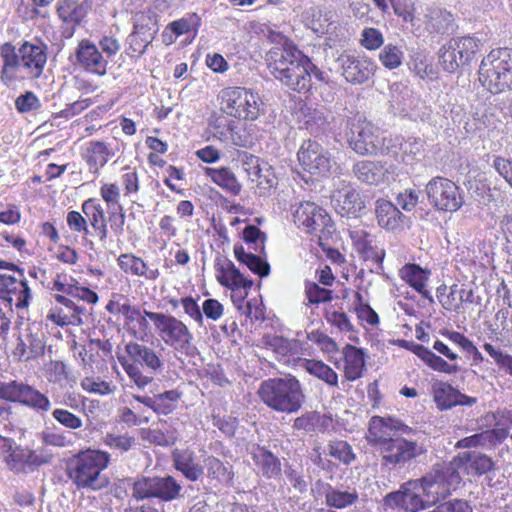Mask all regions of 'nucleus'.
Listing matches in <instances>:
<instances>
[{"label": "nucleus", "instance_id": "33", "mask_svg": "<svg viewBox=\"0 0 512 512\" xmlns=\"http://www.w3.org/2000/svg\"><path fill=\"white\" fill-rule=\"evenodd\" d=\"M343 356L345 378L349 381L359 379L365 369L363 349L347 344L343 348Z\"/></svg>", "mask_w": 512, "mask_h": 512}, {"label": "nucleus", "instance_id": "10", "mask_svg": "<svg viewBox=\"0 0 512 512\" xmlns=\"http://www.w3.org/2000/svg\"><path fill=\"white\" fill-rule=\"evenodd\" d=\"M382 468L388 470H401L410 467L417 458L426 453L423 445L408 440L401 435L386 442L378 450Z\"/></svg>", "mask_w": 512, "mask_h": 512}, {"label": "nucleus", "instance_id": "64", "mask_svg": "<svg viewBox=\"0 0 512 512\" xmlns=\"http://www.w3.org/2000/svg\"><path fill=\"white\" fill-rule=\"evenodd\" d=\"M441 512H472L468 501L463 499H452L438 505Z\"/></svg>", "mask_w": 512, "mask_h": 512}, {"label": "nucleus", "instance_id": "30", "mask_svg": "<svg viewBox=\"0 0 512 512\" xmlns=\"http://www.w3.org/2000/svg\"><path fill=\"white\" fill-rule=\"evenodd\" d=\"M19 276L20 279H17L16 277L2 274V301H6L9 307H11L13 301L10 296L11 293H18L16 306L27 305L30 290L23 275L19 274Z\"/></svg>", "mask_w": 512, "mask_h": 512}, {"label": "nucleus", "instance_id": "44", "mask_svg": "<svg viewBox=\"0 0 512 512\" xmlns=\"http://www.w3.org/2000/svg\"><path fill=\"white\" fill-rule=\"evenodd\" d=\"M453 40L456 42L458 58L462 61L464 66L468 65L476 58V55L479 53L482 46L479 39L471 36L453 38Z\"/></svg>", "mask_w": 512, "mask_h": 512}, {"label": "nucleus", "instance_id": "6", "mask_svg": "<svg viewBox=\"0 0 512 512\" xmlns=\"http://www.w3.org/2000/svg\"><path fill=\"white\" fill-rule=\"evenodd\" d=\"M221 110L243 120H256L263 109L259 95L245 87H227L220 92Z\"/></svg>", "mask_w": 512, "mask_h": 512}, {"label": "nucleus", "instance_id": "4", "mask_svg": "<svg viewBox=\"0 0 512 512\" xmlns=\"http://www.w3.org/2000/svg\"><path fill=\"white\" fill-rule=\"evenodd\" d=\"M479 81L494 94L511 90L512 49H495L485 56L479 67Z\"/></svg>", "mask_w": 512, "mask_h": 512}, {"label": "nucleus", "instance_id": "23", "mask_svg": "<svg viewBox=\"0 0 512 512\" xmlns=\"http://www.w3.org/2000/svg\"><path fill=\"white\" fill-rule=\"evenodd\" d=\"M215 269L217 281L224 287L232 290L250 289L253 285L252 280L246 279L234 263L225 257L216 259Z\"/></svg>", "mask_w": 512, "mask_h": 512}, {"label": "nucleus", "instance_id": "46", "mask_svg": "<svg viewBox=\"0 0 512 512\" xmlns=\"http://www.w3.org/2000/svg\"><path fill=\"white\" fill-rule=\"evenodd\" d=\"M439 62L443 69L449 73H454L460 67L464 66L462 61L458 58L456 49V42L450 39L439 50Z\"/></svg>", "mask_w": 512, "mask_h": 512}, {"label": "nucleus", "instance_id": "61", "mask_svg": "<svg viewBox=\"0 0 512 512\" xmlns=\"http://www.w3.org/2000/svg\"><path fill=\"white\" fill-rule=\"evenodd\" d=\"M320 418V414L315 411L304 413L294 419L293 428L305 432H313Z\"/></svg>", "mask_w": 512, "mask_h": 512}, {"label": "nucleus", "instance_id": "52", "mask_svg": "<svg viewBox=\"0 0 512 512\" xmlns=\"http://www.w3.org/2000/svg\"><path fill=\"white\" fill-rule=\"evenodd\" d=\"M423 142L420 138L408 137L402 140L400 158L405 163H410L417 155L421 154Z\"/></svg>", "mask_w": 512, "mask_h": 512}, {"label": "nucleus", "instance_id": "39", "mask_svg": "<svg viewBox=\"0 0 512 512\" xmlns=\"http://www.w3.org/2000/svg\"><path fill=\"white\" fill-rule=\"evenodd\" d=\"M153 38L154 33L150 28L144 25H135L133 32L127 38L128 55H132V53L144 54Z\"/></svg>", "mask_w": 512, "mask_h": 512}, {"label": "nucleus", "instance_id": "7", "mask_svg": "<svg viewBox=\"0 0 512 512\" xmlns=\"http://www.w3.org/2000/svg\"><path fill=\"white\" fill-rule=\"evenodd\" d=\"M294 223L305 233L317 238L319 246L324 248L335 231L330 215L314 202H301L293 213Z\"/></svg>", "mask_w": 512, "mask_h": 512}, {"label": "nucleus", "instance_id": "55", "mask_svg": "<svg viewBox=\"0 0 512 512\" xmlns=\"http://www.w3.org/2000/svg\"><path fill=\"white\" fill-rule=\"evenodd\" d=\"M53 418L65 428L76 430L82 427L83 422L80 417L66 409H55L52 412Z\"/></svg>", "mask_w": 512, "mask_h": 512}, {"label": "nucleus", "instance_id": "42", "mask_svg": "<svg viewBox=\"0 0 512 512\" xmlns=\"http://www.w3.org/2000/svg\"><path fill=\"white\" fill-rule=\"evenodd\" d=\"M499 441L496 430H485L458 440L455 447L458 449H471L479 447H490Z\"/></svg>", "mask_w": 512, "mask_h": 512}, {"label": "nucleus", "instance_id": "48", "mask_svg": "<svg viewBox=\"0 0 512 512\" xmlns=\"http://www.w3.org/2000/svg\"><path fill=\"white\" fill-rule=\"evenodd\" d=\"M335 12L328 8H319L312 14L311 29L317 34H325L334 23Z\"/></svg>", "mask_w": 512, "mask_h": 512}, {"label": "nucleus", "instance_id": "21", "mask_svg": "<svg viewBox=\"0 0 512 512\" xmlns=\"http://www.w3.org/2000/svg\"><path fill=\"white\" fill-rule=\"evenodd\" d=\"M456 471L463 468L468 475L482 476L495 469V462L486 454L466 451L459 453L452 460Z\"/></svg>", "mask_w": 512, "mask_h": 512}, {"label": "nucleus", "instance_id": "26", "mask_svg": "<svg viewBox=\"0 0 512 512\" xmlns=\"http://www.w3.org/2000/svg\"><path fill=\"white\" fill-rule=\"evenodd\" d=\"M423 17L422 21L425 29L430 34L444 35L452 33L454 30V17L445 9L429 6L426 8Z\"/></svg>", "mask_w": 512, "mask_h": 512}, {"label": "nucleus", "instance_id": "5", "mask_svg": "<svg viewBox=\"0 0 512 512\" xmlns=\"http://www.w3.org/2000/svg\"><path fill=\"white\" fill-rule=\"evenodd\" d=\"M144 312L153 322L156 331L166 345L188 357L196 355L197 348L193 345V334L183 321L164 313L147 310H144Z\"/></svg>", "mask_w": 512, "mask_h": 512}, {"label": "nucleus", "instance_id": "28", "mask_svg": "<svg viewBox=\"0 0 512 512\" xmlns=\"http://www.w3.org/2000/svg\"><path fill=\"white\" fill-rule=\"evenodd\" d=\"M429 272L421 268L418 264L409 263L399 270V275L410 287L426 298L430 303H434V298L426 289V282L429 278Z\"/></svg>", "mask_w": 512, "mask_h": 512}, {"label": "nucleus", "instance_id": "8", "mask_svg": "<svg viewBox=\"0 0 512 512\" xmlns=\"http://www.w3.org/2000/svg\"><path fill=\"white\" fill-rule=\"evenodd\" d=\"M418 480L422 484L426 502L432 506L456 490L462 478L450 461L448 464L435 466L432 472Z\"/></svg>", "mask_w": 512, "mask_h": 512}, {"label": "nucleus", "instance_id": "53", "mask_svg": "<svg viewBox=\"0 0 512 512\" xmlns=\"http://www.w3.org/2000/svg\"><path fill=\"white\" fill-rule=\"evenodd\" d=\"M403 53L395 45H386L379 54L381 63L388 69H394L401 65Z\"/></svg>", "mask_w": 512, "mask_h": 512}, {"label": "nucleus", "instance_id": "43", "mask_svg": "<svg viewBox=\"0 0 512 512\" xmlns=\"http://www.w3.org/2000/svg\"><path fill=\"white\" fill-rule=\"evenodd\" d=\"M57 13L64 22L80 23L87 14V6L84 2L79 4L75 0H60Z\"/></svg>", "mask_w": 512, "mask_h": 512}, {"label": "nucleus", "instance_id": "34", "mask_svg": "<svg viewBox=\"0 0 512 512\" xmlns=\"http://www.w3.org/2000/svg\"><path fill=\"white\" fill-rule=\"evenodd\" d=\"M120 269L133 276H143L148 280H156L160 272L156 269H149L147 264L140 258L131 253L121 254L118 259Z\"/></svg>", "mask_w": 512, "mask_h": 512}, {"label": "nucleus", "instance_id": "15", "mask_svg": "<svg viewBox=\"0 0 512 512\" xmlns=\"http://www.w3.org/2000/svg\"><path fill=\"white\" fill-rule=\"evenodd\" d=\"M297 156L302 168L311 175L326 176L334 164L329 151L315 140L304 141Z\"/></svg>", "mask_w": 512, "mask_h": 512}, {"label": "nucleus", "instance_id": "29", "mask_svg": "<svg viewBox=\"0 0 512 512\" xmlns=\"http://www.w3.org/2000/svg\"><path fill=\"white\" fill-rule=\"evenodd\" d=\"M353 173L363 183L378 185L385 180L388 170L381 162L362 160L354 164Z\"/></svg>", "mask_w": 512, "mask_h": 512}, {"label": "nucleus", "instance_id": "14", "mask_svg": "<svg viewBox=\"0 0 512 512\" xmlns=\"http://www.w3.org/2000/svg\"><path fill=\"white\" fill-rule=\"evenodd\" d=\"M421 482L409 480L401 485L400 490L387 494L384 504L390 508H401L407 512H418L431 506L426 502Z\"/></svg>", "mask_w": 512, "mask_h": 512}, {"label": "nucleus", "instance_id": "1", "mask_svg": "<svg viewBox=\"0 0 512 512\" xmlns=\"http://www.w3.org/2000/svg\"><path fill=\"white\" fill-rule=\"evenodd\" d=\"M281 41L266 53V63L271 74L290 89L302 92L310 89L308 68L311 60L283 36Z\"/></svg>", "mask_w": 512, "mask_h": 512}, {"label": "nucleus", "instance_id": "9", "mask_svg": "<svg viewBox=\"0 0 512 512\" xmlns=\"http://www.w3.org/2000/svg\"><path fill=\"white\" fill-rule=\"evenodd\" d=\"M181 484L172 476H141L132 485L131 496L136 501L156 498L162 502H171L182 495Z\"/></svg>", "mask_w": 512, "mask_h": 512}, {"label": "nucleus", "instance_id": "22", "mask_svg": "<svg viewBox=\"0 0 512 512\" xmlns=\"http://www.w3.org/2000/svg\"><path fill=\"white\" fill-rule=\"evenodd\" d=\"M128 356L133 360L132 364L146 368L147 372L152 375L162 374L164 371V361L156 351L152 348L130 342L125 347Z\"/></svg>", "mask_w": 512, "mask_h": 512}, {"label": "nucleus", "instance_id": "24", "mask_svg": "<svg viewBox=\"0 0 512 512\" xmlns=\"http://www.w3.org/2000/svg\"><path fill=\"white\" fill-rule=\"evenodd\" d=\"M78 63L87 71L104 75L106 73L107 61L95 44L88 40H82L75 52Z\"/></svg>", "mask_w": 512, "mask_h": 512}, {"label": "nucleus", "instance_id": "37", "mask_svg": "<svg viewBox=\"0 0 512 512\" xmlns=\"http://www.w3.org/2000/svg\"><path fill=\"white\" fill-rule=\"evenodd\" d=\"M205 173L212 182L227 192L231 193L232 195H238L240 193L241 184L238 182L235 174L230 168H206Z\"/></svg>", "mask_w": 512, "mask_h": 512}, {"label": "nucleus", "instance_id": "3", "mask_svg": "<svg viewBox=\"0 0 512 512\" xmlns=\"http://www.w3.org/2000/svg\"><path fill=\"white\" fill-rule=\"evenodd\" d=\"M258 395L270 409L287 414L297 413L305 402L299 380L291 375L262 381Z\"/></svg>", "mask_w": 512, "mask_h": 512}, {"label": "nucleus", "instance_id": "13", "mask_svg": "<svg viewBox=\"0 0 512 512\" xmlns=\"http://www.w3.org/2000/svg\"><path fill=\"white\" fill-rule=\"evenodd\" d=\"M331 201L336 212L343 217L357 218L365 209L360 193L350 181L340 177L333 181Z\"/></svg>", "mask_w": 512, "mask_h": 512}, {"label": "nucleus", "instance_id": "59", "mask_svg": "<svg viewBox=\"0 0 512 512\" xmlns=\"http://www.w3.org/2000/svg\"><path fill=\"white\" fill-rule=\"evenodd\" d=\"M394 13L402 17L405 22L414 24V0H390Z\"/></svg>", "mask_w": 512, "mask_h": 512}, {"label": "nucleus", "instance_id": "27", "mask_svg": "<svg viewBox=\"0 0 512 512\" xmlns=\"http://www.w3.org/2000/svg\"><path fill=\"white\" fill-rule=\"evenodd\" d=\"M325 504L333 509H345L355 505L359 500V494L355 488L342 489L329 483L323 486Z\"/></svg>", "mask_w": 512, "mask_h": 512}, {"label": "nucleus", "instance_id": "62", "mask_svg": "<svg viewBox=\"0 0 512 512\" xmlns=\"http://www.w3.org/2000/svg\"><path fill=\"white\" fill-rule=\"evenodd\" d=\"M425 363L433 370L446 373V374H455L459 372L460 368L456 364H449L440 356L435 353H431V355L427 358Z\"/></svg>", "mask_w": 512, "mask_h": 512}, {"label": "nucleus", "instance_id": "17", "mask_svg": "<svg viewBox=\"0 0 512 512\" xmlns=\"http://www.w3.org/2000/svg\"><path fill=\"white\" fill-rule=\"evenodd\" d=\"M412 432V428L392 417L373 416L369 421L368 442L378 451L386 442Z\"/></svg>", "mask_w": 512, "mask_h": 512}, {"label": "nucleus", "instance_id": "36", "mask_svg": "<svg viewBox=\"0 0 512 512\" xmlns=\"http://www.w3.org/2000/svg\"><path fill=\"white\" fill-rule=\"evenodd\" d=\"M2 453H8L5 462L8 467L19 473L26 467L27 450L22 449L10 436L2 435Z\"/></svg>", "mask_w": 512, "mask_h": 512}, {"label": "nucleus", "instance_id": "18", "mask_svg": "<svg viewBox=\"0 0 512 512\" xmlns=\"http://www.w3.org/2000/svg\"><path fill=\"white\" fill-rule=\"evenodd\" d=\"M335 63L336 70L347 82L354 85L365 83L376 70V65L371 59L359 58L346 52L341 53Z\"/></svg>", "mask_w": 512, "mask_h": 512}, {"label": "nucleus", "instance_id": "51", "mask_svg": "<svg viewBox=\"0 0 512 512\" xmlns=\"http://www.w3.org/2000/svg\"><path fill=\"white\" fill-rule=\"evenodd\" d=\"M104 443L111 449L127 452L136 444V439L128 433L122 435L108 433L104 438Z\"/></svg>", "mask_w": 512, "mask_h": 512}, {"label": "nucleus", "instance_id": "19", "mask_svg": "<svg viewBox=\"0 0 512 512\" xmlns=\"http://www.w3.org/2000/svg\"><path fill=\"white\" fill-rule=\"evenodd\" d=\"M6 38L7 40L2 43V82L6 85H12L24 79L21 74L19 56L16 52V48L22 44V40L20 33L14 28L7 30Z\"/></svg>", "mask_w": 512, "mask_h": 512}, {"label": "nucleus", "instance_id": "38", "mask_svg": "<svg viewBox=\"0 0 512 512\" xmlns=\"http://www.w3.org/2000/svg\"><path fill=\"white\" fill-rule=\"evenodd\" d=\"M82 211L88 218L91 226L97 232L100 240H105L108 235V230L104 211L100 204L96 203L94 199H88L82 204Z\"/></svg>", "mask_w": 512, "mask_h": 512}, {"label": "nucleus", "instance_id": "11", "mask_svg": "<svg viewBox=\"0 0 512 512\" xmlns=\"http://www.w3.org/2000/svg\"><path fill=\"white\" fill-rule=\"evenodd\" d=\"M429 204L439 211L456 212L464 204L463 192L446 177L435 176L425 186Z\"/></svg>", "mask_w": 512, "mask_h": 512}, {"label": "nucleus", "instance_id": "25", "mask_svg": "<svg viewBox=\"0 0 512 512\" xmlns=\"http://www.w3.org/2000/svg\"><path fill=\"white\" fill-rule=\"evenodd\" d=\"M19 62L30 69L32 76L40 77L47 61L46 49L43 45L23 42L18 48Z\"/></svg>", "mask_w": 512, "mask_h": 512}, {"label": "nucleus", "instance_id": "63", "mask_svg": "<svg viewBox=\"0 0 512 512\" xmlns=\"http://www.w3.org/2000/svg\"><path fill=\"white\" fill-rule=\"evenodd\" d=\"M204 463L207 468L208 477L212 479L222 480L228 473L226 466L214 456H207L204 459Z\"/></svg>", "mask_w": 512, "mask_h": 512}, {"label": "nucleus", "instance_id": "32", "mask_svg": "<svg viewBox=\"0 0 512 512\" xmlns=\"http://www.w3.org/2000/svg\"><path fill=\"white\" fill-rule=\"evenodd\" d=\"M113 153L108 148L107 144L102 141H90L82 153V158L86 162L89 171L93 174H98L108 161Z\"/></svg>", "mask_w": 512, "mask_h": 512}, {"label": "nucleus", "instance_id": "56", "mask_svg": "<svg viewBox=\"0 0 512 512\" xmlns=\"http://www.w3.org/2000/svg\"><path fill=\"white\" fill-rule=\"evenodd\" d=\"M403 137L400 135H390L388 137H381V144L379 151L382 154L390 155L396 159L400 158L401 145Z\"/></svg>", "mask_w": 512, "mask_h": 512}, {"label": "nucleus", "instance_id": "58", "mask_svg": "<svg viewBox=\"0 0 512 512\" xmlns=\"http://www.w3.org/2000/svg\"><path fill=\"white\" fill-rule=\"evenodd\" d=\"M123 366L129 378L138 388L144 389L153 381L154 375L149 374L148 372L145 374L138 365L126 364Z\"/></svg>", "mask_w": 512, "mask_h": 512}, {"label": "nucleus", "instance_id": "60", "mask_svg": "<svg viewBox=\"0 0 512 512\" xmlns=\"http://www.w3.org/2000/svg\"><path fill=\"white\" fill-rule=\"evenodd\" d=\"M46 376L51 383H60L68 378L67 368L62 361H50L46 367Z\"/></svg>", "mask_w": 512, "mask_h": 512}, {"label": "nucleus", "instance_id": "40", "mask_svg": "<svg viewBox=\"0 0 512 512\" xmlns=\"http://www.w3.org/2000/svg\"><path fill=\"white\" fill-rule=\"evenodd\" d=\"M174 462L175 468L189 481L196 482L204 474V467L196 461L192 452H184L178 455Z\"/></svg>", "mask_w": 512, "mask_h": 512}, {"label": "nucleus", "instance_id": "47", "mask_svg": "<svg viewBox=\"0 0 512 512\" xmlns=\"http://www.w3.org/2000/svg\"><path fill=\"white\" fill-rule=\"evenodd\" d=\"M305 368L309 374L321 379L328 385H338L337 373L324 362L318 360H308L305 364Z\"/></svg>", "mask_w": 512, "mask_h": 512}, {"label": "nucleus", "instance_id": "50", "mask_svg": "<svg viewBox=\"0 0 512 512\" xmlns=\"http://www.w3.org/2000/svg\"><path fill=\"white\" fill-rule=\"evenodd\" d=\"M351 236L355 241L357 250L360 253L364 254L366 257L374 255L372 240L370 239V235L366 231H355L353 234H351ZM375 257L381 261L384 257V251H381L380 254L375 253Z\"/></svg>", "mask_w": 512, "mask_h": 512}, {"label": "nucleus", "instance_id": "41", "mask_svg": "<svg viewBox=\"0 0 512 512\" xmlns=\"http://www.w3.org/2000/svg\"><path fill=\"white\" fill-rule=\"evenodd\" d=\"M473 302L474 293L472 289H464L454 284L450 287L447 298L441 300V305L446 310L460 312L463 310V304Z\"/></svg>", "mask_w": 512, "mask_h": 512}, {"label": "nucleus", "instance_id": "54", "mask_svg": "<svg viewBox=\"0 0 512 512\" xmlns=\"http://www.w3.org/2000/svg\"><path fill=\"white\" fill-rule=\"evenodd\" d=\"M361 45L368 50H376L384 43V37L380 30L376 28H365L361 33Z\"/></svg>", "mask_w": 512, "mask_h": 512}, {"label": "nucleus", "instance_id": "20", "mask_svg": "<svg viewBox=\"0 0 512 512\" xmlns=\"http://www.w3.org/2000/svg\"><path fill=\"white\" fill-rule=\"evenodd\" d=\"M433 400L441 411L449 410L455 406H472L476 398L462 394L447 382L436 381L432 385Z\"/></svg>", "mask_w": 512, "mask_h": 512}, {"label": "nucleus", "instance_id": "35", "mask_svg": "<svg viewBox=\"0 0 512 512\" xmlns=\"http://www.w3.org/2000/svg\"><path fill=\"white\" fill-rule=\"evenodd\" d=\"M376 217L378 224L387 230H395L400 227L404 215L398 207L384 199L376 201Z\"/></svg>", "mask_w": 512, "mask_h": 512}, {"label": "nucleus", "instance_id": "45", "mask_svg": "<svg viewBox=\"0 0 512 512\" xmlns=\"http://www.w3.org/2000/svg\"><path fill=\"white\" fill-rule=\"evenodd\" d=\"M324 452L343 465H350L356 457L351 445L344 440L338 439L329 441Z\"/></svg>", "mask_w": 512, "mask_h": 512}, {"label": "nucleus", "instance_id": "12", "mask_svg": "<svg viewBox=\"0 0 512 512\" xmlns=\"http://www.w3.org/2000/svg\"><path fill=\"white\" fill-rule=\"evenodd\" d=\"M347 140L350 147L359 155L376 154L381 144L379 129L361 117L350 122Z\"/></svg>", "mask_w": 512, "mask_h": 512}, {"label": "nucleus", "instance_id": "16", "mask_svg": "<svg viewBox=\"0 0 512 512\" xmlns=\"http://www.w3.org/2000/svg\"><path fill=\"white\" fill-rule=\"evenodd\" d=\"M2 399L19 402L38 411H49L51 402L47 396L32 386L11 380L2 383Z\"/></svg>", "mask_w": 512, "mask_h": 512}, {"label": "nucleus", "instance_id": "57", "mask_svg": "<svg viewBox=\"0 0 512 512\" xmlns=\"http://www.w3.org/2000/svg\"><path fill=\"white\" fill-rule=\"evenodd\" d=\"M15 106L19 113H28L38 110L41 107V102L33 92L27 91L16 98Z\"/></svg>", "mask_w": 512, "mask_h": 512}, {"label": "nucleus", "instance_id": "31", "mask_svg": "<svg viewBox=\"0 0 512 512\" xmlns=\"http://www.w3.org/2000/svg\"><path fill=\"white\" fill-rule=\"evenodd\" d=\"M251 455L255 465L264 477L276 479L281 475L280 460L271 451L257 446L252 450Z\"/></svg>", "mask_w": 512, "mask_h": 512}, {"label": "nucleus", "instance_id": "49", "mask_svg": "<svg viewBox=\"0 0 512 512\" xmlns=\"http://www.w3.org/2000/svg\"><path fill=\"white\" fill-rule=\"evenodd\" d=\"M304 292L307 299V305H318L320 303H326L332 300V291L320 287L314 281H305Z\"/></svg>", "mask_w": 512, "mask_h": 512}, {"label": "nucleus", "instance_id": "2", "mask_svg": "<svg viewBox=\"0 0 512 512\" xmlns=\"http://www.w3.org/2000/svg\"><path fill=\"white\" fill-rule=\"evenodd\" d=\"M110 461V454L101 450L81 451L69 460L67 474L79 489L101 490L109 485L103 473Z\"/></svg>", "mask_w": 512, "mask_h": 512}]
</instances>
